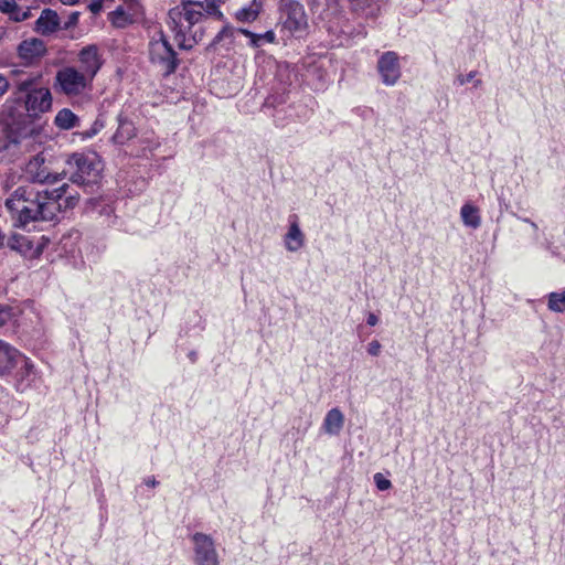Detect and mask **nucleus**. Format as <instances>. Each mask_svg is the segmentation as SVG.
Returning <instances> with one entry per match:
<instances>
[{
	"label": "nucleus",
	"instance_id": "nucleus-1",
	"mask_svg": "<svg viewBox=\"0 0 565 565\" xmlns=\"http://www.w3.org/2000/svg\"><path fill=\"white\" fill-rule=\"evenodd\" d=\"M0 125L10 145H19L35 132V79L30 77L19 83L12 102H7L0 111Z\"/></svg>",
	"mask_w": 565,
	"mask_h": 565
},
{
	"label": "nucleus",
	"instance_id": "nucleus-2",
	"mask_svg": "<svg viewBox=\"0 0 565 565\" xmlns=\"http://www.w3.org/2000/svg\"><path fill=\"white\" fill-rule=\"evenodd\" d=\"M223 0L185 1L174 7L168 13V26L174 34V40L182 50H191L204 35L201 23L204 17H213L224 21L220 10Z\"/></svg>",
	"mask_w": 565,
	"mask_h": 565
},
{
	"label": "nucleus",
	"instance_id": "nucleus-3",
	"mask_svg": "<svg viewBox=\"0 0 565 565\" xmlns=\"http://www.w3.org/2000/svg\"><path fill=\"white\" fill-rule=\"evenodd\" d=\"M44 157L38 153V222L53 221L61 212L63 195L68 185L64 182L65 173H51L43 167Z\"/></svg>",
	"mask_w": 565,
	"mask_h": 565
},
{
	"label": "nucleus",
	"instance_id": "nucleus-4",
	"mask_svg": "<svg viewBox=\"0 0 565 565\" xmlns=\"http://www.w3.org/2000/svg\"><path fill=\"white\" fill-rule=\"evenodd\" d=\"M17 230L30 233L35 228V192L32 186H19L6 201Z\"/></svg>",
	"mask_w": 565,
	"mask_h": 565
},
{
	"label": "nucleus",
	"instance_id": "nucleus-5",
	"mask_svg": "<svg viewBox=\"0 0 565 565\" xmlns=\"http://www.w3.org/2000/svg\"><path fill=\"white\" fill-rule=\"evenodd\" d=\"M149 58L164 77L173 74L179 66L177 52L160 29L149 41Z\"/></svg>",
	"mask_w": 565,
	"mask_h": 565
},
{
	"label": "nucleus",
	"instance_id": "nucleus-6",
	"mask_svg": "<svg viewBox=\"0 0 565 565\" xmlns=\"http://www.w3.org/2000/svg\"><path fill=\"white\" fill-rule=\"evenodd\" d=\"M75 171L71 175V181L83 186L96 184L100 178L102 163L98 157L75 152L66 161Z\"/></svg>",
	"mask_w": 565,
	"mask_h": 565
},
{
	"label": "nucleus",
	"instance_id": "nucleus-7",
	"mask_svg": "<svg viewBox=\"0 0 565 565\" xmlns=\"http://www.w3.org/2000/svg\"><path fill=\"white\" fill-rule=\"evenodd\" d=\"M32 369L31 359L20 353L8 342L0 340V377L15 371V375L23 380L31 374Z\"/></svg>",
	"mask_w": 565,
	"mask_h": 565
},
{
	"label": "nucleus",
	"instance_id": "nucleus-8",
	"mask_svg": "<svg viewBox=\"0 0 565 565\" xmlns=\"http://www.w3.org/2000/svg\"><path fill=\"white\" fill-rule=\"evenodd\" d=\"M56 84L66 96H78L90 85L92 79L74 66H65L57 71Z\"/></svg>",
	"mask_w": 565,
	"mask_h": 565
},
{
	"label": "nucleus",
	"instance_id": "nucleus-9",
	"mask_svg": "<svg viewBox=\"0 0 565 565\" xmlns=\"http://www.w3.org/2000/svg\"><path fill=\"white\" fill-rule=\"evenodd\" d=\"M194 565H220V556L214 540L205 533L191 535Z\"/></svg>",
	"mask_w": 565,
	"mask_h": 565
},
{
	"label": "nucleus",
	"instance_id": "nucleus-10",
	"mask_svg": "<svg viewBox=\"0 0 565 565\" xmlns=\"http://www.w3.org/2000/svg\"><path fill=\"white\" fill-rule=\"evenodd\" d=\"M377 72L384 85H395L402 75L399 56L397 53L393 51L382 53L377 61Z\"/></svg>",
	"mask_w": 565,
	"mask_h": 565
},
{
	"label": "nucleus",
	"instance_id": "nucleus-11",
	"mask_svg": "<svg viewBox=\"0 0 565 565\" xmlns=\"http://www.w3.org/2000/svg\"><path fill=\"white\" fill-rule=\"evenodd\" d=\"M81 72L85 73L92 81L100 70L103 60L97 45L92 44L83 47L78 53Z\"/></svg>",
	"mask_w": 565,
	"mask_h": 565
},
{
	"label": "nucleus",
	"instance_id": "nucleus-12",
	"mask_svg": "<svg viewBox=\"0 0 565 565\" xmlns=\"http://www.w3.org/2000/svg\"><path fill=\"white\" fill-rule=\"evenodd\" d=\"M33 243L34 237L32 235L14 232L9 238L8 245L12 250L18 252L24 258L33 259L35 257Z\"/></svg>",
	"mask_w": 565,
	"mask_h": 565
},
{
	"label": "nucleus",
	"instance_id": "nucleus-13",
	"mask_svg": "<svg viewBox=\"0 0 565 565\" xmlns=\"http://www.w3.org/2000/svg\"><path fill=\"white\" fill-rule=\"evenodd\" d=\"M285 247L288 252H298L305 245V234L302 233L297 215L289 216V227L284 237Z\"/></svg>",
	"mask_w": 565,
	"mask_h": 565
},
{
	"label": "nucleus",
	"instance_id": "nucleus-14",
	"mask_svg": "<svg viewBox=\"0 0 565 565\" xmlns=\"http://www.w3.org/2000/svg\"><path fill=\"white\" fill-rule=\"evenodd\" d=\"M287 15L285 25L294 31L300 30L306 24V14L302 4L297 1H288L284 6Z\"/></svg>",
	"mask_w": 565,
	"mask_h": 565
},
{
	"label": "nucleus",
	"instance_id": "nucleus-15",
	"mask_svg": "<svg viewBox=\"0 0 565 565\" xmlns=\"http://www.w3.org/2000/svg\"><path fill=\"white\" fill-rule=\"evenodd\" d=\"M136 7H138V3L130 0L128 9H125L122 6L117 7L108 14V20L116 28H126L134 22Z\"/></svg>",
	"mask_w": 565,
	"mask_h": 565
},
{
	"label": "nucleus",
	"instance_id": "nucleus-16",
	"mask_svg": "<svg viewBox=\"0 0 565 565\" xmlns=\"http://www.w3.org/2000/svg\"><path fill=\"white\" fill-rule=\"evenodd\" d=\"M60 29L61 19L58 14L51 9H44L38 18V33L51 35Z\"/></svg>",
	"mask_w": 565,
	"mask_h": 565
},
{
	"label": "nucleus",
	"instance_id": "nucleus-17",
	"mask_svg": "<svg viewBox=\"0 0 565 565\" xmlns=\"http://www.w3.org/2000/svg\"><path fill=\"white\" fill-rule=\"evenodd\" d=\"M118 127L111 137V141L116 145H124L136 137V127L132 120L119 114L117 117Z\"/></svg>",
	"mask_w": 565,
	"mask_h": 565
},
{
	"label": "nucleus",
	"instance_id": "nucleus-18",
	"mask_svg": "<svg viewBox=\"0 0 565 565\" xmlns=\"http://www.w3.org/2000/svg\"><path fill=\"white\" fill-rule=\"evenodd\" d=\"M262 10L263 1H250V3L238 9L234 17L238 22L250 23L257 20Z\"/></svg>",
	"mask_w": 565,
	"mask_h": 565
},
{
	"label": "nucleus",
	"instance_id": "nucleus-19",
	"mask_svg": "<svg viewBox=\"0 0 565 565\" xmlns=\"http://www.w3.org/2000/svg\"><path fill=\"white\" fill-rule=\"evenodd\" d=\"M344 424V416L339 408L330 409L323 420V428L329 435H338Z\"/></svg>",
	"mask_w": 565,
	"mask_h": 565
},
{
	"label": "nucleus",
	"instance_id": "nucleus-20",
	"mask_svg": "<svg viewBox=\"0 0 565 565\" xmlns=\"http://www.w3.org/2000/svg\"><path fill=\"white\" fill-rule=\"evenodd\" d=\"M460 217L463 225L467 227L476 230L481 225V216L479 209L471 203H465L461 206Z\"/></svg>",
	"mask_w": 565,
	"mask_h": 565
},
{
	"label": "nucleus",
	"instance_id": "nucleus-21",
	"mask_svg": "<svg viewBox=\"0 0 565 565\" xmlns=\"http://www.w3.org/2000/svg\"><path fill=\"white\" fill-rule=\"evenodd\" d=\"M56 127L68 130L79 126V118L68 108L61 109L54 119Z\"/></svg>",
	"mask_w": 565,
	"mask_h": 565
},
{
	"label": "nucleus",
	"instance_id": "nucleus-22",
	"mask_svg": "<svg viewBox=\"0 0 565 565\" xmlns=\"http://www.w3.org/2000/svg\"><path fill=\"white\" fill-rule=\"evenodd\" d=\"M237 31L249 39V45L253 47H259L264 43H273L276 39V35L271 30L266 31L263 34L254 33L247 29H238Z\"/></svg>",
	"mask_w": 565,
	"mask_h": 565
},
{
	"label": "nucleus",
	"instance_id": "nucleus-23",
	"mask_svg": "<svg viewBox=\"0 0 565 565\" xmlns=\"http://www.w3.org/2000/svg\"><path fill=\"white\" fill-rule=\"evenodd\" d=\"M18 55L24 65H31L35 61V38L22 41L18 46Z\"/></svg>",
	"mask_w": 565,
	"mask_h": 565
},
{
	"label": "nucleus",
	"instance_id": "nucleus-24",
	"mask_svg": "<svg viewBox=\"0 0 565 565\" xmlns=\"http://www.w3.org/2000/svg\"><path fill=\"white\" fill-rule=\"evenodd\" d=\"M547 307L551 311L564 312L565 311V290H563L561 292H551L548 295Z\"/></svg>",
	"mask_w": 565,
	"mask_h": 565
},
{
	"label": "nucleus",
	"instance_id": "nucleus-25",
	"mask_svg": "<svg viewBox=\"0 0 565 565\" xmlns=\"http://www.w3.org/2000/svg\"><path fill=\"white\" fill-rule=\"evenodd\" d=\"M105 127L104 120L100 118H96L92 126L83 131H77L74 135L78 137L82 141L92 139L95 137L102 129Z\"/></svg>",
	"mask_w": 565,
	"mask_h": 565
},
{
	"label": "nucleus",
	"instance_id": "nucleus-26",
	"mask_svg": "<svg viewBox=\"0 0 565 565\" xmlns=\"http://www.w3.org/2000/svg\"><path fill=\"white\" fill-rule=\"evenodd\" d=\"M234 33H235V30L231 25H228V24L224 25L222 28V30L214 36L211 45L216 46L224 41H227V44L231 45L234 40Z\"/></svg>",
	"mask_w": 565,
	"mask_h": 565
},
{
	"label": "nucleus",
	"instance_id": "nucleus-27",
	"mask_svg": "<svg viewBox=\"0 0 565 565\" xmlns=\"http://www.w3.org/2000/svg\"><path fill=\"white\" fill-rule=\"evenodd\" d=\"M38 110L47 111L52 107V95L49 89L38 88Z\"/></svg>",
	"mask_w": 565,
	"mask_h": 565
},
{
	"label": "nucleus",
	"instance_id": "nucleus-28",
	"mask_svg": "<svg viewBox=\"0 0 565 565\" xmlns=\"http://www.w3.org/2000/svg\"><path fill=\"white\" fill-rule=\"evenodd\" d=\"M9 17L11 20L15 22H21L31 18L32 13L30 8H28L26 10H22L19 6H17L15 9H13L12 12L9 13Z\"/></svg>",
	"mask_w": 565,
	"mask_h": 565
},
{
	"label": "nucleus",
	"instance_id": "nucleus-29",
	"mask_svg": "<svg viewBox=\"0 0 565 565\" xmlns=\"http://www.w3.org/2000/svg\"><path fill=\"white\" fill-rule=\"evenodd\" d=\"M285 102H286V99L282 95H279V96L271 95L265 99L263 107H264V109H268V108L276 109L279 105H282Z\"/></svg>",
	"mask_w": 565,
	"mask_h": 565
},
{
	"label": "nucleus",
	"instance_id": "nucleus-30",
	"mask_svg": "<svg viewBox=\"0 0 565 565\" xmlns=\"http://www.w3.org/2000/svg\"><path fill=\"white\" fill-rule=\"evenodd\" d=\"M374 482L380 491L388 490L392 487L391 481L380 472L374 475Z\"/></svg>",
	"mask_w": 565,
	"mask_h": 565
},
{
	"label": "nucleus",
	"instance_id": "nucleus-31",
	"mask_svg": "<svg viewBox=\"0 0 565 565\" xmlns=\"http://www.w3.org/2000/svg\"><path fill=\"white\" fill-rule=\"evenodd\" d=\"M11 309L0 305V327L6 326L11 320Z\"/></svg>",
	"mask_w": 565,
	"mask_h": 565
},
{
	"label": "nucleus",
	"instance_id": "nucleus-32",
	"mask_svg": "<svg viewBox=\"0 0 565 565\" xmlns=\"http://www.w3.org/2000/svg\"><path fill=\"white\" fill-rule=\"evenodd\" d=\"M476 75H477L476 71H471L467 75L459 74L455 79V84L462 86V85L471 82L476 77Z\"/></svg>",
	"mask_w": 565,
	"mask_h": 565
},
{
	"label": "nucleus",
	"instance_id": "nucleus-33",
	"mask_svg": "<svg viewBox=\"0 0 565 565\" xmlns=\"http://www.w3.org/2000/svg\"><path fill=\"white\" fill-rule=\"evenodd\" d=\"M17 6L15 0H0V11L4 14L9 15Z\"/></svg>",
	"mask_w": 565,
	"mask_h": 565
},
{
	"label": "nucleus",
	"instance_id": "nucleus-34",
	"mask_svg": "<svg viewBox=\"0 0 565 565\" xmlns=\"http://www.w3.org/2000/svg\"><path fill=\"white\" fill-rule=\"evenodd\" d=\"M381 343L377 340H373L367 345V353L372 356H377L381 352Z\"/></svg>",
	"mask_w": 565,
	"mask_h": 565
},
{
	"label": "nucleus",
	"instance_id": "nucleus-35",
	"mask_svg": "<svg viewBox=\"0 0 565 565\" xmlns=\"http://www.w3.org/2000/svg\"><path fill=\"white\" fill-rule=\"evenodd\" d=\"M78 17H79L78 12H72L68 15L67 21L64 23L63 29L67 30V29L72 28V26H74L75 24H77Z\"/></svg>",
	"mask_w": 565,
	"mask_h": 565
},
{
	"label": "nucleus",
	"instance_id": "nucleus-36",
	"mask_svg": "<svg viewBox=\"0 0 565 565\" xmlns=\"http://www.w3.org/2000/svg\"><path fill=\"white\" fill-rule=\"evenodd\" d=\"M519 220H521L524 223L530 224V226L532 227V231H533V239L534 241H539V226H537V224L535 222L531 221L530 218H526V217H519Z\"/></svg>",
	"mask_w": 565,
	"mask_h": 565
},
{
	"label": "nucleus",
	"instance_id": "nucleus-37",
	"mask_svg": "<svg viewBox=\"0 0 565 565\" xmlns=\"http://www.w3.org/2000/svg\"><path fill=\"white\" fill-rule=\"evenodd\" d=\"M9 87L10 83L8 78L4 75L0 74V97H2L9 90Z\"/></svg>",
	"mask_w": 565,
	"mask_h": 565
},
{
	"label": "nucleus",
	"instance_id": "nucleus-38",
	"mask_svg": "<svg viewBox=\"0 0 565 565\" xmlns=\"http://www.w3.org/2000/svg\"><path fill=\"white\" fill-rule=\"evenodd\" d=\"M50 243L51 238L49 236H41L40 241L38 242V257L40 256L41 252L49 246Z\"/></svg>",
	"mask_w": 565,
	"mask_h": 565
},
{
	"label": "nucleus",
	"instance_id": "nucleus-39",
	"mask_svg": "<svg viewBox=\"0 0 565 565\" xmlns=\"http://www.w3.org/2000/svg\"><path fill=\"white\" fill-rule=\"evenodd\" d=\"M145 142H147V145L143 149L149 151H152L160 146V142L157 139H147Z\"/></svg>",
	"mask_w": 565,
	"mask_h": 565
},
{
	"label": "nucleus",
	"instance_id": "nucleus-40",
	"mask_svg": "<svg viewBox=\"0 0 565 565\" xmlns=\"http://www.w3.org/2000/svg\"><path fill=\"white\" fill-rule=\"evenodd\" d=\"M143 484L149 488H154L159 484V482L157 481V479L153 476H149L143 479Z\"/></svg>",
	"mask_w": 565,
	"mask_h": 565
},
{
	"label": "nucleus",
	"instance_id": "nucleus-41",
	"mask_svg": "<svg viewBox=\"0 0 565 565\" xmlns=\"http://www.w3.org/2000/svg\"><path fill=\"white\" fill-rule=\"evenodd\" d=\"M114 207L111 205H105L103 206V209L99 211L100 215H105L107 217H110L113 214H114Z\"/></svg>",
	"mask_w": 565,
	"mask_h": 565
},
{
	"label": "nucleus",
	"instance_id": "nucleus-42",
	"mask_svg": "<svg viewBox=\"0 0 565 565\" xmlns=\"http://www.w3.org/2000/svg\"><path fill=\"white\" fill-rule=\"evenodd\" d=\"M366 322H367L369 326L374 327V326L377 324L379 318H377L376 315L371 312V313H369V316L366 318Z\"/></svg>",
	"mask_w": 565,
	"mask_h": 565
},
{
	"label": "nucleus",
	"instance_id": "nucleus-43",
	"mask_svg": "<svg viewBox=\"0 0 565 565\" xmlns=\"http://www.w3.org/2000/svg\"><path fill=\"white\" fill-rule=\"evenodd\" d=\"M45 52H46V50L43 46V44L40 41H38V51H36L38 57L42 56Z\"/></svg>",
	"mask_w": 565,
	"mask_h": 565
},
{
	"label": "nucleus",
	"instance_id": "nucleus-44",
	"mask_svg": "<svg viewBox=\"0 0 565 565\" xmlns=\"http://www.w3.org/2000/svg\"><path fill=\"white\" fill-rule=\"evenodd\" d=\"M188 358L190 359V361H191L192 363H195V362H196V360H198V353H196L195 351H190V352L188 353Z\"/></svg>",
	"mask_w": 565,
	"mask_h": 565
},
{
	"label": "nucleus",
	"instance_id": "nucleus-45",
	"mask_svg": "<svg viewBox=\"0 0 565 565\" xmlns=\"http://www.w3.org/2000/svg\"><path fill=\"white\" fill-rule=\"evenodd\" d=\"M100 9H102V4H100V3H98V2H93V3L90 4V10H92L93 12H98Z\"/></svg>",
	"mask_w": 565,
	"mask_h": 565
},
{
	"label": "nucleus",
	"instance_id": "nucleus-46",
	"mask_svg": "<svg viewBox=\"0 0 565 565\" xmlns=\"http://www.w3.org/2000/svg\"><path fill=\"white\" fill-rule=\"evenodd\" d=\"M480 85H481V81H480V79H476V81H475V86H476V87H478V86H480Z\"/></svg>",
	"mask_w": 565,
	"mask_h": 565
},
{
	"label": "nucleus",
	"instance_id": "nucleus-47",
	"mask_svg": "<svg viewBox=\"0 0 565 565\" xmlns=\"http://www.w3.org/2000/svg\"><path fill=\"white\" fill-rule=\"evenodd\" d=\"M273 117L275 118V122H276L277 125H280V124L278 122V119H277V114H273Z\"/></svg>",
	"mask_w": 565,
	"mask_h": 565
},
{
	"label": "nucleus",
	"instance_id": "nucleus-48",
	"mask_svg": "<svg viewBox=\"0 0 565 565\" xmlns=\"http://www.w3.org/2000/svg\"><path fill=\"white\" fill-rule=\"evenodd\" d=\"M63 3H72L73 0H61Z\"/></svg>",
	"mask_w": 565,
	"mask_h": 565
}]
</instances>
